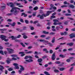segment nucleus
<instances>
[{"label": "nucleus", "instance_id": "21", "mask_svg": "<svg viewBox=\"0 0 75 75\" xmlns=\"http://www.w3.org/2000/svg\"><path fill=\"white\" fill-rule=\"evenodd\" d=\"M44 74L46 75H50V74H49V73L47 71H45L44 72Z\"/></svg>", "mask_w": 75, "mask_h": 75}, {"label": "nucleus", "instance_id": "56", "mask_svg": "<svg viewBox=\"0 0 75 75\" xmlns=\"http://www.w3.org/2000/svg\"><path fill=\"white\" fill-rule=\"evenodd\" d=\"M25 23H26V24H28V20H25Z\"/></svg>", "mask_w": 75, "mask_h": 75}, {"label": "nucleus", "instance_id": "6", "mask_svg": "<svg viewBox=\"0 0 75 75\" xmlns=\"http://www.w3.org/2000/svg\"><path fill=\"white\" fill-rule=\"evenodd\" d=\"M55 57H56V56H55V53H54L52 57V60H55Z\"/></svg>", "mask_w": 75, "mask_h": 75}, {"label": "nucleus", "instance_id": "18", "mask_svg": "<svg viewBox=\"0 0 75 75\" xmlns=\"http://www.w3.org/2000/svg\"><path fill=\"white\" fill-rule=\"evenodd\" d=\"M23 15H24V17H27V15L25 14V13H22L21 16H23Z\"/></svg>", "mask_w": 75, "mask_h": 75}, {"label": "nucleus", "instance_id": "27", "mask_svg": "<svg viewBox=\"0 0 75 75\" xmlns=\"http://www.w3.org/2000/svg\"><path fill=\"white\" fill-rule=\"evenodd\" d=\"M65 15L66 16H71V14L69 13H66L65 14Z\"/></svg>", "mask_w": 75, "mask_h": 75}, {"label": "nucleus", "instance_id": "22", "mask_svg": "<svg viewBox=\"0 0 75 75\" xmlns=\"http://www.w3.org/2000/svg\"><path fill=\"white\" fill-rule=\"evenodd\" d=\"M16 22H13L12 23L11 26H12V27H14V26L16 25Z\"/></svg>", "mask_w": 75, "mask_h": 75}, {"label": "nucleus", "instance_id": "19", "mask_svg": "<svg viewBox=\"0 0 75 75\" xmlns=\"http://www.w3.org/2000/svg\"><path fill=\"white\" fill-rule=\"evenodd\" d=\"M24 52H20L19 54H21V57H23L24 55H25V54H24Z\"/></svg>", "mask_w": 75, "mask_h": 75}, {"label": "nucleus", "instance_id": "17", "mask_svg": "<svg viewBox=\"0 0 75 75\" xmlns=\"http://www.w3.org/2000/svg\"><path fill=\"white\" fill-rule=\"evenodd\" d=\"M20 67H21L20 69V70L22 71H24V67H23V66L20 65Z\"/></svg>", "mask_w": 75, "mask_h": 75}, {"label": "nucleus", "instance_id": "37", "mask_svg": "<svg viewBox=\"0 0 75 75\" xmlns=\"http://www.w3.org/2000/svg\"><path fill=\"white\" fill-rule=\"evenodd\" d=\"M16 30H17L18 31H22L23 30L22 29H18V28H17Z\"/></svg>", "mask_w": 75, "mask_h": 75}, {"label": "nucleus", "instance_id": "24", "mask_svg": "<svg viewBox=\"0 0 75 75\" xmlns=\"http://www.w3.org/2000/svg\"><path fill=\"white\" fill-rule=\"evenodd\" d=\"M71 8H74L75 7V6H74L73 5H70L69 6Z\"/></svg>", "mask_w": 75, "mask_h": 75}, {"label": "nucleus", "instance_id": "53", "mask_svg": "<svg viewBox=\"0 0 75 75\" xmlns=\"http://www.w3.org/2000/svg\"><path fill=\"white\" fill-rule=\"evenodd\" d=\"M12 59L13 60H14V61H16L17 60V59L16 58H15L14 57H13L12 58Z\"/></svg>", "mask_w": 75, "mask_h": 75}, {"label": "nucleus", "instance_id": "35", "mask_svg": "<svg viewBox=\"0 0 75 75\" xmlns=\"http://www.w3.org/2000/svg\"><path fill=\"white\" fill-rule=\"evenodd\" d=\"M23 38H24V39H26V38H28V37L25 35L23 36Z\"/></svg>", "mask_w": 75, "mask_h": 75}, {"label": "nucleus", "instance_id": "13", "mask_svg": "<svg viewBox=\"0 0 75 75\" xmlns=\"http://www.w3.org/2000/svg\"><path fill=\"white\" fill-rule=\"evenodd\" d=\"M43 51H45L46 53H47V54H48V53H49V51L47 50V49L46 48L43 49Z\"/></svg>", "mask_w": 75, "mask_h": 75}, {"label": "nucleus", "instance_id": "44", "mask_svg": "<svg viewBox=\"0 0 75 75\" xmlns=\"http://www.w3.org/2000/svg\"><path fill=\"white\" fill-rule=\"evenodd\" d=\"M57 47H56L55 49V50H58V49H59V48H60V45H59V46H57Z\"/></svg>", "mask_w": 75, "mask_h": 75}, {"label": "nucleus", "instance_id": "43", "mask_svg": "<svg viewBox=\"0 0 75 75\" xmlns=\"http://www.w3.org/2000/svg\"><path fill=\"white\" fill-rule=\"evenodd\" d=\"M0 53L2 55H4V53H3V51L2 50H0Z\"/></svg>", "mask_w": 75, "mask_h": 75}, {"label": "nucleus", "instance_id": "16", "mask_svg": "<svg viewBox=\"0 0 75 75\" xmlns=\"http://www.w3.org/2000/svg\"><path fill=\"white\" fill-rule=\"evenodd\" d=\"M65 69L63 67L60 68L59 69V70L60 71H64Z\"/></svg>", "mask_w": 75, "mask_h": 75}, {"label": "nucleus", "instance_id": "25", "mask_svg": "<svg viewBox=\"0 0 75 75\" xmlns=\"http://www.w3.org/2000/svg\"><path fill=\"white\" fill-rule=\"evenodd\" d=\"M45 37H46V35H42L40 36V37H42V38H44Z\"/></svg>", "mask_w": 75, "mask_h": 75}, {"label": "nucleus", "instance_id": "58", "mask_svg": "<svg viewBox=\"0 0 75 75\" xmlns=\"http://www.w3.org/2000/svg\"><path fill=\"white\" fill-rule=\"evenodd\" d=\"M67 7V5H63V6H61V7L62 8H63V7Z\"/></svg>", "mask_w": 75, "mask_h": 75}, {"label": "nucleus", "instance_id": "63", "mask_svg": "<svg viewBox=\"0 0 75 75\" xmlns=\"http://www.w3.org/2000/svg\"><path fill=\"white\" fill-rule=\"evenodd\" d=\"M50 38H51L50 37L48 36L46 38V40H49Z\"/></svg>", "mask_w": 75, "mask_h": 75}, {"label": "nucleus", "instance_id": "11", "mask_svg": "<svg viewBox=\"0 0 75 75\" xmlns=\"http://www.w3.org/2000/svg\"><path fill=\"white\" fill-rule=\"evenodd\" d=\"M70 38H73L75 37V34H71L70 35Z\"/></svg>", "mask_w": 75, "mask_h": 75}, {"label": "nucleus", "instance_id": "52", "mask_svg": "<svg viewBox=\"0 0 75 75\" xmlns=\"http://www.w3.org/2000/svg\"><path fill=\"white\" fill-rule=\"evenodd\" d=\"M26 29L27 28H26V27L24 26L23 27V30H26Z\"/></svg>", "mask_w": 75, "mask_h": 75}, {"label": "nucleus", "instance_id": "45", "mask_svg": "<svg viewBox=\"0 0 75 75\" xmlns=\"http://www.w3.org/2000/svg\"><path fill=\"white\" fill-rule=\"evenodd\" d=\"M54 18H55V16H54V15H52V16H51V19L52 20V19Z\"/></svg>", "mask_w": 75, "mask_h": 75}, {"label": "nucleus", "instance_id": "14", "mask_svg": "<svg viewBox=\"0 0 75 75\" xmlns=\"http://www.w3.org/2000/svg\"><path fill=\"white\" fill-rule=\"evenodd\" d=\"M38 62L39 63H41L42 61V59L41 58H40L39 59H38Z\"/></svg>", "mask_w": 75, "mask_h": 75}, {"label": "nucleus", "instance_id": "1", "mask_svg": "<svg viewBox=\"0 0 75 75\" xmlns=\"http://www.w3.org/2000/svg\"><path fill=\"white\" fill-rule=\"evenodd\" d=\"M20 10V9L18 8L17 7H13L12 8V9L11 10L10 12L11 13H12L14 11L13 14L14 15H16L19 12L18 11H17L16 10Z\"/></svg>", "mask_w": 75, "mask_h": 75}, {"label": "nucleus", "instance_id": "51", "mask_svg": "<svg viewBox=\"0 0 75 75\" xmlns=\"http://www.w3.org/2000/svg\"><path fill=\"white\" fill-rule=\"evenodd\" d=\"M28 58L30 59H32L33 57L31 56H28Z\"/></svg>", "mask_w": 75, "mask_h": 75}, {"label": "nucleus", "instance_id": "31", "mask_svg": "<svg viewBox=\"0 0 75 75\" xmlns=\"http://www.w3.org/2000/svg\"><path fill=\"white\" fill-rule=\"evenodd\" d=\"M55 63L56 64H59L61 63V62L59 61H57L55 62Z\"/></svg>", "mask_w": 75, "mask_h": 75}, {"label": "nucleus", "instance_id": "32", "mask_svg": "<svg viewBox=\"0 0 75 75\" xmlns=\"http://www.w3.org/2000/svg\"><path fill=\"white\" fill-rule=\"evenodd\" d=\"M53 21L54 22H58V20L55 19L53 20Z\"/></svg>", "mask_w": 75, "mask_h": 75}, {"label": "nucleus", "instance_id": "2", "mask_svg": "<svg viewBox=\"0 0 75 75\" xmlns=\"http://www.w3.org/2000/svg\"><path fill=\"white\" fill-rule=\"evenodd\" d=\"M38 42H43V43H47V44H48L49 46H53V45L51 43L49 42L48 41L45 40H44L39 39L38 40Z\"/></svg>", "mask_w": 75, "mask_h": 75}, {"label": "nucleus", "instance_id": "34", "mask_svg": "<svg viewBox=\"0 0 75 75\" xmlns=\"http://www.w3.org/2000/svg\"><path fill=\"white\" fill-rule=\"evenodd\" d=\"M60 57H62V58H64L65 57L62 54H60L59 55Z\"/></svg>", "mask_w": 75, "mask_h": 75}, {"label": "nucleus", "instance_id": "12", "mask_svg": "<svg viewBox=\"0 0 75 75\" xmlns=\"http://www.w3.org/2000/svg\"><path fill=\"white\" fill-rule=\"evenodd\" d=\"M37 17H40V18H41V19H43V18H44V16L43 15H42H42H39L37 16Z\"/></svg>", "mask_w": 75, "mask_h": 75}, {"label": "nucleus", "instance_id": "50", "mask_svg": "<svg viewBox=\"0 0 75 75\" xmlns=\"http://www.w3.org/2000/svg\"><path fill=\"white\" fill-rule=\"evenodd\" d=\"M33 48V47L29 46L28 47V50H30V49H31V48Z\"/></svg>", "mask_w": 75, "mask_h": 75}, {"label": "nucleus", "instance_id": "9", "mask_svg": "<svg viewBox=\"0 0 75 75\" xmlns=\"http://www.w3.org/2000/svg\"><path fill=\"white\" fill-rule=\"evenodd\" d=\"M9 44H10V43L8 42H6L5 43V46H6L8 47H9L10 46H11V44H10V45H9Z\"/></svg>", "mask_w": 75, "mask_h": 75}, {"label": "nucleus", "instance_id": "61", "mask_svg": "<svg viewBox=\"0 0 75 75\" xmlns=\"http://www.w3.org/2000/svg\"><path fill=\"white\" fill-rule=\"evenodd\" d=\"M38 21H35L34 22H33V24H35L36 23H38Z\"/></svg>", "mask_w": 75, "mask_h": 75}, {"label": "nucleus", "instance_id": "10", "mask_svg": "<svg viewBox=\"0 0 75 75\" xmlns=\"http://www.w3.org/2000/svg\"><path fill=\"white\" fill-rule=\"evenodd\" d=\"M74 43L73 42H71L70 43H67V45H69V46H72L74 45Z\"/></svg>", "mask_w": 75, "mask_h": 75}, {"label": "nucleus", "instance_id": "15", "mask_svg": "<svg viewBox=\"0 0 75 75\" xmlns=\"http://www.w3.org/2000/svg\"><path fill=\"white\" fill-rule=\"evenodd\" d=\"M43 33L45 34H49V32H46L45 30H44L43 31Z\"/></svg>", "mask_w": 75, "mask_h": 75}, {"label": "nucleus", "instance_id": "49", "mask_svg": "<svg viewBox=\"0 0 75 75\" xmlns=\"http://www.w3.org/2000/svg\"><path fill=\"white\" fill-rule=\"evenodd\" d=\"M20 21L21 22V23H24V21L23 20V19L22 18L20 19Z\"/></svg>", "mask_w": 75, "mask_h": 75}, {"label": "nucleus", "instance_id": "57", "mask_svg": "<svg viewBox=\"0 0 75 75\" xmlns=\"http://www.w3.org/2000/svg\"><path fill=\"white\" fill-rule=\"evenodd\" d=\"M8 70L9 71H12L13 70V69L11 68H9L8 69Z\"/></svg>", "mask_w": 75, "mask_h": 75}, {"label": "nucleus", "instance_id": "23", "mask_svg": "<svg viewBox=\"0 0 75 75\" xmlns=\"http://www.w3.org/2000/svg\"><path fill=\"white\" fill-rule=\"evenodd\" d=\"M55 37H54L53 38L52 40V43H54V42H55Z\"/></svg>", "mask_w": 75, "mask_h": 75}, {"label": "nucleus", "instance_id": "60", "mask_svg": "<svg viewBox=\"0 0 75 75\" xmlns=\"http://www.w3.org/2000/svg\"><path fill=\"white\" fill-rule=\"evenodd\" d=\"M30 74L32 75H33V74H35V72H30Z\"/></svg>", "mask_w": 75, "mask_h": 75}, {"label": "nucleus", "instance_id": "33", "mask_svg": "<svg viewBox=\"0 0 75 75\" xmlns=\"http://www.w3.org/2000/svg\"><path fill=\"white\" fill-rule=\"evenodd\" d=\"M11 57H17V55L16 54H12L11 55Z\"/></svg>", "mask_w": 75, "mask_h": 75}, {"label": "nucleus", "instance_id": "54", "mask_svg": "<svg viewBox=\"0 0 75 75\" xmlns=\"http://www.w3.org/2000/svg\"><path fill=\"white\" fill-rule=\"evenodd\" d=\"M55 34V33L54 32H51L50 33V35H54V34Z\"/></svg>", "mask_w": 75, "mask_h": 75}, {"label": "nucleus", "instance_id": "41", "mask_svg": "<svg viewBox=\"0 0 75 75\" xmlns=\"http://www.w3.org/2000/svg\"><path fill=\"white\" fill-rule=\"evenodd\" d=\"M33 62V60L32 59H29V62Z\"/></svg>", "mask_w": 75, "mask_h": 75}, {"label": "nucleus", "instance_id": "55", "mask_svg": "<svg viewBox=\"0 0 75 75\" xmlns=\"http://www.w3.org/2000/svg\"><path fill=\"white\" fill-rule=\"evenodd\" d=\"M67 18H68L70 20H74V19L72 18H70V17H68Z\"/></svg>", "mask_w": 75, "mask_h": 75}, {"label": "nucleus", "instance_id": "20", "mask_svg": "<svg viewBox=\"0 0 75 75\" xmlns=\"http://www.w3.org/2000/svg\"><path fill=\"white\" fill-rule=\"evenodd\" d=\"M11 38L12 40H15L16 38V37H14L13 36H12L11 37H10L9 38Z\"/></svg>", "mask_w": 75, "mask_h": 75}, {"label": "nucleus", "instance_id": "5", "mask_svg": "<svg viewBox=\"0 0 75 75\" xmlns=\"http://www.w3.org/2000/svg\"><path fill=\"white\" fill-rule=\"evenodd\" d=\"M13 65L15 67V69H19V67L18 66V64L17 63H14Z\"/></svg>", "mask_w": 75, "mask_h": 75}, {"label": "nucleus", "instance_id": "47", "mask_svg": "<svg viewBox=\"0 0 75 75\" xmlns=\"http://www.w3.org/2000/svg\"><path fill=\"white\" fill-rule=\"evenodd\" d=\"M33 3L35 4H37V1L35 0H33Z\"/></svg>", "mask_w": 75, "mask_h": 75}, {"label": "nucleus", "instance_id": "62", "mask_svg": "<svg viewBox=\"0 0 75 75\" xmlns=\"http://www.w3.org/2000/svg\"><path fill=\"white\" fill-rule=\"evenodd\" d=\"M7 21L8 22H11V21H12V20L10 19H8L7 20Z\"/></svg>", "mask_w": 75, "mask_h": 75}, {"label": "nucleus", "instance_id": "28", "mask_svg": "<svg viewBox=\"0 0 75 75\" xmlns=\"http://www.w3.org/2000/svg\"><path fill=\"white\" fill-rule=\"evenodd\" d=\"M71 59H68L66 60V61L67 62H71Z\"/></svg>", "mask_w": 75, "mask_h": 75}, {"label": "nucleus", "instance_id": "40", "mask_svg": "<svg viewBox=\"0 0 75 75\" xmlns=\"http://www.w3.org/2000/svg\"><path fill=\"white\" fill-rule=\"evenodd\" d=\"M38 7L37 6H36L34 8V10H38Z\"/></svg>", "mask_w": 75, "mask_h": 75}, {"label": "nucleus", "instance_id": "59", "mask_svg": "<svg viewBox=\"0 0 75 75\" xmlns=\"http://www.w3.org/2000/svg\"><path fill=\"white\" fill-rule=\"evenodd\" d=\"M18 72L19 74H21V72H22V71L21 70H19L18 71Z\"/></svg>", "mask_w": 75, "mask_h": 75}, {"label": "nucleus", "instance_id": "26", "mask_svg": "<svg viewBox=\"0 0 75 75\" xmlns=\"http://www.w3.org/2000/svg\"><path fill=\"white\" fill-rule=\"evenodd\" d=\"M13 13H8L7 14V16H11L13 15Z\"/></svg>", "mask_w": 75, "mask_h": 75}, {"label": "nucleus", "instance_id": "7", "mask_svg": "<svg viewBox=\"0 0 75 75\" xmlns=\"http://www.w3.org/2000/svg\"><path fill=\"white\" fill-rule=\"evenodd\" d=\"M0 38L2 40H4L6 39V37L4 35H1L0 36Z\"/></svg>", "mask_w": 75, "mask_h": 75}, {"label": "nucleus", "instance_id": "29", "mask_svg": "<svg viewBox=\"0 0 75 75\" xmlns=\"http://www.w3.org/2000/svg\"><path fill=\"white\" fill-rule=\"evenodd\" d=\"M21 37V35H19L17 37H16V38H20Z\"/></svg>", "mask_w": 75, "mask_h": 75}, {"label": "nucleus", "instance_id": "39", "mask_svg": "<svg viewBox=\"0 0 75 75\" xmlns=\"http://www.w3.org/2000/svg\"><path fill=\"white\" fill-rule=\"evenodd\" d=\"M28 56H25V58H24V59H28Z\"/></svg>", "mask_w": 75, "mask_h": 75}, {"label": "nucleus", "instance_id": "38", "mask_svg": "<svg viewBox=\"0 0 75 75\" xmlns=\"http://www.w3.org/2000/svg\"><path fill=\"white\" fill-rule=\"evenodd\" d=\"M54 71L55 72H59L58 70L56 69H54Z\"/></svg>", "mask_w": 75, "mask_h": 75}, {"label": "nucleus", "instance_id": "8", "mask_svg": "<svg viewBox=\"0 0 75 75\" xmlns=\"http://www.w3.org/2000/svg\"><path fill=\"white\" fill-rule=\"evenodd\" d=\"M7 5H8V6H10L11 7H13L14 6V4L13 3L11 2L7 4Z\"/></svg>", "mask_w": 75, "mask_h": 75}, {"label": "nucleus", "instance_id": "3", "mask_svg": "<svg viewBox=\"0 0 75 75\" xmlns=\"http://www.w3.org/2000/svg\"><path fill=\"white\" fill-rule=\"evenodd\" d=\"M54 11H49L47 12V13H46V14H43L42 16H43V17H47V16H49L50 15V13H51L52 12H53Z\"/></svg>", "mask_w": 75, "mask_h": 75}, {"label": "nucleus", "instance_id": "42", "mask_svg": "<svg viewBox=\"0 0 75 75\" xmlns=\"http://www.w3.org/2000/svg\"><path fill=\"white\" fill-rule=\"evenodd\" d=\"M64 4H67L68 5L69 4V3L67 2V1H65L64 2Z\"/></svg>", "mask_w": 75, "mask_h": 75}, {"label": "nucleus", "instance_id": "30", "mask_svg": "<svg viewBox=\"0 0 75 75\" xmlns=\"http://www.w3.org/2000/svg\"><path fill=\"white\" fill-rule=\"evenodd\" d=\"M74 69V67H71L69 70V71H72V70Z\"/></svg>", "mask_w": 75, "mask_h": 75}, {"label": "nucleus", "instance_id": "36", "mask_svg": "<svg viewBox=\"0 0 75 75\" xmlns=\"http://www.w3.org/2000/svg\"><path fill=\"white\" fill-rule=\"evenodd\" d=\"M15 4H16V6H18L21 5V4H20V3H17Z\"/></svg>", "mask_w": 75, "mask_h": 75}, {"label": "nucleus", "instance_id": "4", "mask_svg": "<svg viewBox=\"0 0 75 75\" xmlns=\"http://www.w3.org/2000/svg\"><path fill=\"white\" fill-rule=\"evenodd\" d=\"M7 51H8L9 54H12L14 51V50L11 49H8L7 48Z\"/></svg>", "mask_w": 75, "mask_h": 75}, {"label": "nucleus", "instance_id": "48", "mask_svg": "<svg viewBox=\"0 0 75 75\" xmlns=\"http://www.w3.org/2000/svg\"><path fill=\"white\" fill-rule=\"evenodd\" d=\"M64 35H67V34H68V33L67 32H64Z\"/></svg>", "mask_w": 75, "mask_h": 75}, {"label": "nucleus", "instance_id": "64", "mask_svg": "<svg viewBox=\"0 0 75 75\" xmlns=\"http://www.w3.org/2000/svg\"><path fill=\"white\" fill-rule=\"evenodd\" d=\"M50 69H51V68L49 67L46 69V70L47 71H49Z\"/></svg>", "mask_w": 75, "mask_h": 75}, {"label": "nucleus", "instance_id": "46", "mask_svg": "<svg viewBox=\"0 0 75 75\" xmlns=\"http://www.w3.org/2000/svg\"><path fill=\"white\" fill-rule=\"evenodd\" d=\"M49 52L50 54H52L53 53V51H52V50H50Z\"/></svg>", "mask_w": 75, "mask_h": 75}]
</instances>
